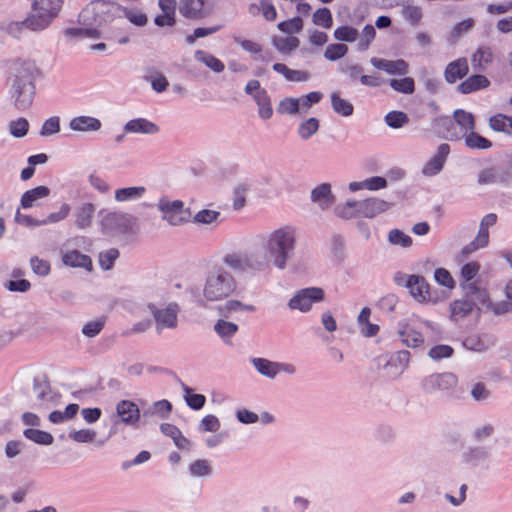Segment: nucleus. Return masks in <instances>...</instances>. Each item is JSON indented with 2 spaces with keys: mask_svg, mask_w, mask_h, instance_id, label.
Wrapping results in <instances>:
<instances>
[{
  "mask_svg": "<svg viewBox=\"0 0 512 512\" xmlns=\"http://www.w3.org/2000/svg\"><path fill=\"white\" fill-rule=\"evenodd\" d=\"M274 47L283 54H290L293 50L297 49L300 41L297 37H274L272 39Z\"/></svg>",
  "mask_w": 512,
  "mask_h": 512,
  "instance_id": "41",
  "label": "nucleus"
},
{
  "mask_svg": "<svg viewBox=\"0 0 512 512\" xmlns=\"http://www.w3.org/2000/svg\"><path fill=\"white\" fill-rule=\"evenodd\" d=\"M462 291L465 297L470 299L472 302H477L474 306L477 316H480L486 311L491 299L485 288H481L477 284H465L463 285Z\"/></svg>",
  "mask_w": 512,
  "mask_h": 512,
  "instance_id": "12",
  "label": "nucleus"
},
{
  "mask_svg": "<svg viewBox=\"0 0 512 512\" xmlns=\"http://www.w3.org/2000/svg\"><path fill=\"white\" fill-rule=\"evenodd\" d=\"M348 53V46L342 43L329 44L324 52V57L329 61H337Z\"/></svg>",
  "mask_w": 512,
  "mask_h": 512,
  "instance_id": "52",
  "label": "nucleus"
},
{
  "mask_svg": "<svg viewBox=\"0 0 512 512\" xmlns=\"http://www.w3.org/2000/svg\"><path fill=\"white\" fill-rule=\"evenodd\" d=\"M157 208L163 213L162 219L172 226L188 222L191 216L190 209H184V203L181 200L170 201L163 197L159 199Z\"/></svg>",
  "mask_w": 512,
  "mask_h": 512,
  "instance_id": "7",
  "label": "nucleus"
},
{
  "mask_svg": "<svg viewBox=\"0 0 512 512\" xmlns=\"http://www.w3.org/2000/svg\"><path fill=\"white\" fill-rule=\"evenodd\" d=\"M455 122L461 127L463 136L475 129V118L472 113L463 109L454 111Z\"/></svg>",
  "mask_w": 512,
  "mask_h": 512,
  "instance_id": "39",
  "label": "nucleus"
},
{
  "mask_svg": "<svg viewBox=\"0 0 512 512\" xmlns=\"http://www.w3.org/2000/svg\"><path fill=\"white\" fill-rule=\"evenodd\" d=\"M118 257L119 251L116 248L102 251L99 253V265L103 270L108 271L113 268L114 262Z\"/></svg>",
  "mask_w": 512,
  "mask_h": 512,
  "instance_id": "57",
  "label": "nucleus"
},
{
  "mask_svg": "<svg viewBox=\"0 0 512 512\" xmlns=\"http://www.w3.org/2000/svg\"><path fill=\"white\" fill-rule=\"evenodd\" d=\"M330 99L331 106L335 113L343 117H349L353 114L354 107L352 103L346 99L341 98L338 92H333L330 96Z\"/></svg>",
  "mask_w": 512,
  "mask_h": 512,
  "instance_id": "37",
  "label": "nucleus"
},
{
  "mask_svg": "<svg viewBox=\"0 0 512 512\" xmlns=\"http://www.w3.org/2000/svg\"><path fill=\"white\" fill-rule=\"evenodd\" d=\"M495 433V427L488 423V424H484L482 426H478L476 428H474V430L472 431V439L473 441L475 442H483L489 438H491Z\"/></svg>",
  "mask_w": 512,
  "mask_h": 512,
  "instance_id": "60",
  "label": "nucleus"
},
{
  "mask_svg": "<svg viewBox=\"0 0 512 512\" xmlns=\"http://www.w3.org/2000/svg\"><path fill=\"white\" fill-rule=\"evenodd\" d=\"M490 458V448L486 446L468 447L463 453V461L472 467H477L487 463Z\"/></svg>",
  "mask_w": 512,
  "mask_h": 512,
  "instance_id": "18",
  "label": "nucleus"
},
{
  "mask_svg": "<svg viewBox=\"0 0 512 512\" xmlns=\"http://www.w3.org/2000/svg\"><path fill=\"white\" fill-rule=\"evenodd\" d=\"M311 200L317 203L321 209H326L334 203V196L331 192V186L328 183H322L311 191Z\"/></svg>",
  "mask_w": 512,
  "mask_h": 512,
  "instance_id": "23",
  "label": "nucleus"
},
{
  "mask_svg": "<svg viewBox=\"0 0 512 512\" xmlns=\"http://www.w3.org/2000/svg\"><path fill=\"white\" fill-rule=\"evenodd\" d=\"M147 308L153 315L158 334H161L164 329H175L177 327L180 307L176 302L169 303L165 308H159L156 304L149 303Z\"/></svg>",
  "mask_w": 512,
  "mask_h": 512,
  "instance_id": "6",
  "label": "nucleus"
},
{
  "mask_svg": "<svg viewBox=\"0 0 512 512\" xmlns=\"http://www.w3.org/2000/svg\"><path fill=\"white\" fill-rule=\"evenodd\" d=\"M102 232L109 236L127 234L132 229L134 218L129 214L117 211H99Z\"/></svg>",
  "mask_w": 512,
  "mask_h": 512,
  "instance_id": "5",
  "label": "nucleus"
},
{
  "mask_svg": "<svg viewBox=\"0 0 512 512\" xmlns=\"http://www.w3.org/2000/svg\"><path fill=\"white\" fill-rule=\"evenodd\" d=\"M493 61V52L488 46L479 47L472 55V67L475 71H484Z\"/></svg>",
  "mask_w": 512,
  "mask_h": 512,
  "instance_id": "28",
  "label": "nucleus"
},
{
  "mask_svg": "<svg viewBox=\"0 0 512 512\" xmlns=\"http://www.w3.org/2000/svg\"><path fill=\"white\" fill-rule=\"evenodd\" d=\"M181 387L185 393L186 404L193 410H200L206 403V397L203 394H195L192 389L181 382Z\"/></svg>",
  "mask_w": 512,
  "mask_h": 512,
  "instance_id": "43",
  "label": "nucleus"
},
{
  "mask_svg": "<svg viewBox=\"0 0 512 512\" xmlns=\"http://www.w3.org/2000/svg\"><path fill=\"white\" fill-rule=\"evenodd\" d=\"M10 134L15 138H22L27 135L29 130V122L25 118L12 120L8 125Z\"/></svg>",
  "mask_w": 512,
  "mask_h": 512,
  "instance_id": "53",
  "label": "nucleus"
},
{
  "mask_svg": "<svg viewBox=\"0 0 512 512\" xmlns=\"http://www.w3.org/2000/svg\"><path fill=\"white\" fill-rule=\"evenodd\" d=\"M454 353V349L450 345L440 344L433 346L428 356L434 361H440L445 358H450Z\"/></svg>",
  "mask_w": 512,
  "mask_h": 512,
  "instance_id": "58",
  "label": "nucleus"
},
{
  "mask_svg": "<svg viewBox=\"0 0 512 512\" xmlns=\"http://www.w3.org/2000/svg\"><path fill=\"white\" fill-rule=\"evenodd\" d=\"M490 85L488 78L481 74H475L468 77L465 81L457 86L458 92L462 94H470L481 89H485Z\"/></svg>",
  "mask_w": 512,
  "mask_h": 512,
  "instance_id": "22",
  "label": "nucleus"
},
{
  "mask_svg": "<svg viewBox=\"0 0 512 512\" xmlns=\"http://www.w3.org/2000/svg\"><path fill=\"white\" fill-rule=\"evenodd\" d=\"M63 5V0H32L31 6L34 12H44V15L54 20Z\"/></svg>",
  "mask_w": 512,
  "mask_h": 512,
  "instance_id": "25",
  "label": "nucleus"
},
{
  "mask_svg": "<svg viewBox=\"0 0 512 512\" xmlns=\"http://www.w3.org/2000/svg\"><path fill=\"white\" fill-rule=\"evenodd\" d=\"M358 30L351 26H340L334 30V38L338 41L352 43L358 38Z\"/></svg>",
  "mask_w": 512,
  "mask_h": 512,
  "instance_id": "54",
  "label": "nucleus"
},
{
  "mask_svg": "<svg viewBox=\"0 0 512 512\" xmlns=\"http://www.w3.org/2000/svg\"><path fill=\"white\" fill-rule=\"evenodd\" d=\"M214 330L225 342H228L238 331V325L219 319L214 325Z\"/></svg>",
  "mask_w": 512,
  "mask_h": 512,
  "instance_id": "45",
  "label": "nucleus"
},
{
  "mask_svg": "<svg viewBox=\"0 0 512 512\" xmlns=\"http://www.w3.org/2000/svg\"><path fill=\"white\" fill-rule=\"evenodd\" d=\"M469 72L468 61L466 58H459L450 62L444 71L446 82L453 84L458 79L464 78Z\"/></svg>",
  "mask_w": 512,
  "mask_h": 512,
  "instance_id": "20",
  "label": "nucleus"
},
{
  "mask_svg": "<svg viewBox=\"0 0 512 512\" xmlns=\"http://www.w3.org/2000/svg\"><path fill=\"white\" fill-rule=\"evenodd\" d=\"M6 88L9 99L15 109H29L36 94L37 68L34 63L21 59H13L7 63Z\"/></svg>",
  "mask_w": 512,
  "mask_h": 512,
  "instance_id": "2",
  "label": "nucleus"
},
{
  "mask_svg": "<svg viewBox=\"0 0 512 512\" xmlns=\"http://www.w3.org/2000/svg\"><path fill=\"white\" fill-rule=\"evenodd\" d=\"M194 57L197 61L203 63L215 73H221L225 69V65L221 60L203 50L195 51Z\"/></svg>",
  "mask_w": 512,
  "mask_h": 512,
  "instance_id": "34",
  "label": "nucleus"
},
{
  "mask_svg": "<svg viewBox=\"0 0 512 512\" xmlns=\"http://www.w3.org/2000/svg\"><path fill=\"white\" fill-rule=\"evenodd\" d=\"M410 352L407 350H400L384 365V370L392 369L393 366L398 365L403 370L408 366L410 360Z\"/></svg>",
  "mask_w": 512,
  "mask_h": 512,
  "instance_id": "56",
  "label": "nucleus"
},
{
  "mask_svg": "<svg viewBox=\"0 0 512 512\" xmlns=\"http://www.w3.org/2000/svg\"><path fill=\"white\" fill-rule=\"evenodd\" d=\"M479 185L501 184L508 185L512 183L511 169H498L495 166L486 167L479 171L477 175Z\"/></svg>",
  "mask_w": 512,
  "mask_h": 512,
  "instance_id": "10",
  "label": "nucleus"
},
{
  "mask_svg": "<svg viewBox=\"0 0 512 512\" xmlns=\"http://www.w3.org/2000/svg\"><path fill=\"white\" fill-rule=\"evenodd\" d=\"M220 212L210 209H203L197 212L193 217V222L197 224L210 225L218 221Z\"/></svg>",
  "mask_w": 512,
  "mask_h": 512,
  "instance_id": "55",
  "label": "nucleus"
},
{
  "mask_svg": "<svg viewBox=\"0 0 512 512\" xmlns=\"http://www.w3.org/2000/svg\"><path fill=\"white\" fill-rule=\"evenodd\" d=\"M24 436L39 445H51L54 441L53 436L46 431L27 428L23 432Z\"/></svg>",
  "mask_w": 512,
  "mask_h": 512,
  "instance_id": "44",
  "label": "nucleus"
},
{
  "mask_svg": "<svg viewBox=\"0 0 512 512\" xmlns=\"http://www.w3.org/2000/svg\"><path fill=\"white\" fill-rule=\"evenodd\" d=\"M116 413L121 418V422L126 425L136 427L141 414L136 403L130 400H121L116 405Z\"/></svg>",
  "mask_w": 512,
  "mask_h": 512,
  "instance_id": "14",
  "label": "nucleus"
},
{
  "mask_svg": "<svg viewBox=\"0 0 512 512\" xmlns=\"http://www.w3.org/2000/svg\"><path fill=\"white\" fill-rule=\"evenodd\" d=\"M319 129L318 119L311 117L302 122L298 127V135L303 139L307 140L314 135Z\"/></svg>",
  "mask_w": 512,
  "mask_h": 512,
  "instance_id": "51",
  "label": "nucleus"
},
{
  "mask_svg": "<svg viewBox=\"0 0 512 512\" xmlns=\"http://www.w3.org/2000/svg\"><path fill=\"white\" fill-rule=\"evenodd\" d=\"M125 133L132 134H144V135H155L159 133V126L146 119V118H135L129 120L123 127Z\"/></svg>",
  "mask_w": 512,
  "mask_h": 512,
  "instance_id": "17",
  "label": "nucleus"
},
{
  "mask_svg": "<svg viewBox=\"0 0 512 512\" xmlns=\"http://www.w3.org/2000/svg\"><path fill=\"white\" fill-rule=\"evenodd\" d=\"M450 154V146L442 143L438 146L436 154L423 166L422 173L425 176L432 177L439 174Z\"/></svg>",
  "mask_w": 512,
  "mask_h": 512,
  "instance_id": "13",
  "label": "nucleus"
},
{
  "mask_svg": "<svg viewBox=\"0 0 512 512\" xmlns=\"http://www.w3.org/2000/svg\"><path fill=\"white\" fill-rule=\"evenodd\" d=\"M384 121L390 128L399 129L409 123V117L402 111L393 110L385 115Z\"/></svg>",
  "mask_w": 512,
  "mask_h": 512,
  "instance_id": "46",
  "label": "nucleus"
},
{
  "mask_svg": "<svg viewBox=\"0 0 512 512\" xmlns=\"http://www.w3.org/2000/svg\"><path fill=\"white\" fill-rule=\"evenodd\" d=\"M390 87L399 93L412 94L415 90V82L411 77H405L402 79H390Z\"/></svg>",
  "mask_w": 512,
  "mask_h": 512,
  "instance_id": "48",
  "label": "nucleus"
},
{
  "mask_svg": "<svg viewBox=\"0 0 512 512\" xmlns=\"http://www.w3.org/2000/svg\"><path fill=\"white\" fill-rule=\"evenodd\" d=\"M376 35L375 28L368 24L363 28V31L361 33L359 42H358V50L359 51H365L369 48L371 42L374 40Z\"/></svg>",
  "mask_w": 512,
  "mask_h": 512,
  "instance_id": "62",
  "label": "nucleus"
},
{
  "mask_svg": "<svg viewBox=\"0 0 512 512\" xmlns=\"http://www.w3.org/2000/svg\"><path fill=\"white\" fill-rule=\"evenodd\" d=\"M509 117L504 114H496L489 119V127L496 131L502 133H509Z\"/></svg>",
  "mask_w": 512,
  "mask_h": 512,
  "instance_id": "59",
  "label": "nucleus"
},
{
  "mask_svg": "<svg viewBox=\"0 0 512 512\" xmlns=\"http://www.w3.org/2000/svg\"><path fill=\"white\" fill-rule=\"evenodd\" d=\"M104 326H105L104 318H100V319H97L94 321H89L82 327V333L86 337L93 338V337L97 336L103 330Z\"/></svg>",
  "mask_w": 512,
  "mask_h": 512,
  "instance_id": "63",
  "label": "nucleus"
},
{
  "mask_svg": "<svg viewBox=\"0 0 512 512\" xmlns=\"http://www.w3.org/2000/svg\"><path fill=\"white\" fill-rule=\"evenodd\" d=\"M254 100L258 106L259 116L264 120L270 119L273 115V109L267 91L258 92L257 95H254Z\"/></svg>",
  "mask_w": 512,
  "mask_h": 512,
  "instance_id": "40",
  "label": "nucleus"
},
{
  "mask_svg": "<svg viewBox=\"0 0 512 512\" xmlns=\"http://www.w3.org/2000/svg\"><path fill=\"white\" fill-rule=\"evenodd\" d=\"M27 30L40 32L52 23V19L44 15V12H35L24 19Z\"/></svg>",
  "mask_w": 512,
  "mask_h": 512,
  "instance_id": "31",
  "label": "nucleus"
},
{
  "mask_svg": "<svg viewBox=\"0 0 512 512\" xmlns=\"http://www.w3.org/2000/svg\"><path fill=\"white\" fill-rule=\"evenodd\" d=\"M95 213V206L92 203H83L75 211V225L79 229H86L91 226Z\"/></svg>",
  "mask_w": 512,
  "mask_h": 512,
  "instance_id": "27",
  "label": "nucleus"
},
{
  "mask_svg": "<svg viewBox=\"0 0 512 512\" xmlns=\"http://www.w3.org/2000/svg\"><path fill=\"white\" fill-rule=\"evenodd\" d=\"M464 137L465 145L472 150H488L492 147V142L480 135L479 133L472 130Z\"/></svg>",
  "mask_w": 512,
  "mask_h": 512,
  "instance_id": "35",
  "label": "nucleus"
},
{
  "mask_svg": "<svg viewBox=\"0 0 512 512\" xmlns=\"http://www.w3.org/2000/svg\"><path fill=\"white\" fill-rule=\"evenodd\" d=\"M296 244L295 228L285 225L264 239L263 249L226 253L223 263L238 274L255 275L268 270L270 266L285 270L295 256Z\"/></svg>",
  "mask_w": 512,
  "mask_h": 512,
  "instance_id": "1",
  "label": "nucleus"
},
{
  "mask_svg": "<svg viewBox=\"0 0 512 512\" xmlns=\"http://www.w3.org/2000/svg\"><path fill=\"white\" fill-rule=\"evenodd\" d=\"M454 127V122L449 116H438L432 121V129L443 137L450 140L458 139L456 134L450 133L451 128Z\"/></svg>",
  "mask_w": 512,
  "mask_h": 512,
  "instance_id": "32",
  "label": "nucleus"
},
{
  "mask_svg": "<svg viewBox=\"0 0 512 512\" xmlns=\"http://www.w3.org/2000/svg\"><path fill=\"white\" fill-rule=\"evenodd\" d=\"M359 201L347 200L344 205H339L335 208V213L342 219H352L358 214Z\"/></svg>",
  "mask_w": 512,
  "mask_h": 512,
  "instance_id": "49",
  "label": "nucleus"
},
{
  "mask_svg": "<svg viewBox=\"0 0 512 512\" xmlns=\"http://www.w3.org/2000/svg\"><path fill=\"white\" fill-rule=\"evenodd\" d=\"M188 471L190 476L196 478L210 477L213 474V468L210 462L206 459H197L193 461L189 465Z\"/></svg>",
  "mask_w": 512,
  "mask_h": 512,
  "instance_id": "38",
  "label": "nucleus"
},
{
  "mask_svg": "<svg viewBox=\"0 0 512 512\" xmlns=\"http://www.w3.org/2000/svg\"><path fill=\"white\" fill-rule=\"evenodd\" d=\"M457 376L451 372L433 373L424 377L420 383L421 389L426 394L448 392L456 387Z\"/></svg>",
  "mask_w": 512,
  "mask_h": 512,
  "instance_id": "8",
  "label": "nucleus"
},
{
  "mask_svg": "<svg viewBox=\"0 0 512 512\" xmlns=\"http://www.w3.org/2000/svg\"><path fill=\"white\" fill-rule=\"evenodd\" d=\"M399 337L403 344L411 348L420 347L424 343L423 335L409 325H405V327L399 331Z\"/></svg>",
  "mask_w": 512,
  "mask_h": 512,
  "instance_id": "30",
  "label": "nucleus"
},
{
  "mask_svg": "<svg viewBox=\"0 0 512 512\" xmlns=\"http://www.w3.org/2000/svg\"><path fill=\"white\" fill-rule=\"evenodd\" d=\"M413 282L408 290L410 295L419 303L435 302L430 292V285L421 275H412Z\"/></svg>",
  "mask_w": 512,
  "mask_h": 512,
  "instance_id": "15",
  "label": "nucleus"
},
{
  "mask_svg": "<svg viewBox=\"0 0 512 512\" xmlns=\"http://www.w3.org/2000/svg\"><path fill=\"white\" fill-rule=\"evenodd\" d=\"M324 300V290L320 287L303 288L289 300L288 306L292 310L308 312L314 303Z\"/></svg>",
  "mask_w": 512,
  "mask_h": 512,
  "instance_id": "9",
  "label": "nucleus"
},
{
  "mask_svg": "<svg viewBox=\"0 0 512 512\" xmlns=\"http://www.w3.org/2000/svg\"><path fill=\"white\" fill-rule=\"evenodd\" d=\"M252 364L259 374L267 378L274 379L277 376L278 362L265 358H253Z\"/></svg>",
  "mask_w": 512,
  "mask_h": 512,
  "instance_id": "36",
  "label": "nucleus"
},
{
  "mask_svg": "<svg viewBox=\"0 0 512 512\" xmlns=\"http://www.w3.org/2000/svg\"><path fill=\"white\" fill-rule=\"evenodd\" d=\"M477 302H472L470 299L463 295L462 299H458L453 301L450 304L451 308V317L455 321L461 320L467 317L474 311V306Z\"/></svg>",
  "mask_w": 512,
  "mask_h": 512,
  "instance_id": "26",
  "label": "nucleus"
},
{
  "mask_svg": "<svg viewBox=\"0 0 512 512\" xmlns=\"http://www.w3.org/2000/svg\"><path fill=\"white\" fill-rule=\"evenodd\" d=\"M388 240L393 245L407 248L412 245V239L399 229H392L388 234Z\"/></svg>",
  "mask_w": 512,
  "mask_h": 512,
  "instance_id": "61",
  "label": "nucleus"
},
{
  "mask_svg": "<svg viewBox=\"0 0 512 512\" xmlns=\"http://www.w3.org/2000/svg\"><path fill=\"white\" fill-rule=\"evenodd\" d=\"M223 262L213 265L207 272L203 297L206 301H221L231 296L237 289V281Z\"/></svg>",
  "mask_w": 512,
  "mask_h": 512,
  "instance_id": "4",
  "label": "nucleus"
},
{
  "mask_svg": "<svg viewBox=\"0 0 512 512\" xmlns=\"http://www.w3.org/2000/svg\"><path fill=\"white\" fill-rule=\"evenodd\" d=\"M485 312H492L495 316H500V315L512 312V302L502 300V301L493 303L490 300Z\"/></svg>",
  "mask_w": 512,
  "mask_h": 512,
  "instance_id": "64",
  "label": "nucleus"
},
{
  "mask_svg": "<svg viewBox=\"0 0 512 512\" xmlns=\"http://www.w3.org/2000/svg\"><path fill=\"white\" fill-rule=\"evenodd\" d=\"M312 21L317 26L330 29L333 25L331 11L326 7L317 9L313 14Z\"/></svg>",
  "mask_w": 512,
  "mask_h": 512,
  "instance_id": "50",
  "label": "nucleus"
},
{
  "mask_svg": "<svg viewBox=\"0 0 512 512\" xmlns=\"http://www.w3.org/2000/svg\"><path fill=\"white\" fill-rule=\"evenodd\" d=\"M370 63L373 67L391 75H406L408 73V63L403 59L386 60L372 57Z\"/></svg>",
  "mask_w": 512,
  "mask_h": 512,
  "instance_id": "16",
  "label": "nucleus"
},
{
  "mask_svg": "<svg viewBox=\"0 0 512 512\" xmlns=\"http://www.w3.org/2000/svg\"><path fill=\"white\" fill-rule=\"evenodd\" d=\"M146 193L144 186L123 187L115 190V201L128 202L141 199Z\"/></svg>",
  "mask_w": 512,
  "mask_h": 512,
  "instance_id": "29",
  "label": "nucleus"
},
{
  "mask_svg": "<svg viewBox=\"0 0 512 512\" xmlns=\"http://www.w3.org/2000/svg\"><path fill=\"white\" fill-rule=\"evenodd\" d=\"M69 128L78 132L98 131L101 128V121L91 116H78L70 120Z\"/></svg>",
  "mask_w": 512,
  "mask_h": 512,
  "instance_id": "24",
  "label": "nucleus"
},
{
  "mask_svg": "<svg viewBox=\"0 0 512 512\" xmlns=\"http://www.w3.org/2000/svg\"><path fill=\"white\" fill-rule=\"evenodd\" d=\"M479 270L480 264L477 262H469L464 264L461 268L460 287L463 289V285L465 284H477L476 282H472V280L476 277Z\"/></svg>",
  "mask_w": 512,
  "mask_h": 512,
  "instance_id": "47",
  "label": "nucleus"
},
{
  "mask_svg": "<svg viewBox=\"0 0 512 512\" xmlns=\"http://www.w3.org/2000/svg\"><path fill=\"white\" fill-rule=\"evenodd\" d=\"M112 17H125L133 25L143 27L148 22V17L140 10L133 8L129 9L123 7L115 2L106 0H97L92 2L89 6L83 9L79 15L80 21L83 24H90V19L93 18L95 22L109 21Z\"/></svg>",
  "mask_w": 512,
  "mask_h": 512,
  "instance_id": "3",
  "label": "nucleus"
},
{
  "mask_svg": "<svg viewBox=\"0 0 512 512\" xmlns=\"http://www.w3.org/2000/svg\"><path fill=\"white\" fill-rule=\"evenodd\" d=\"M490 345L487 336L470 335L463 340V346L467 350L476 352L486 351Z\"/></svg>",
  "mask_w": 512,
  "mask_h": 512,
  "instance_id": "42",
  "label": "nucleus"
},
{
  "mask_svg": "<svg viewBox=\"0 0 512 512\" xmlns=\"http://www.w3.org/2000/svg\"><path fill=\"white\" fill-rule=\"evenodd\" d=\"M62 261L66 266L83 268L87 271H91L93 268L90 256L83 254L78 250L66 252L62 257Z\"/></svg>",
  "mask_w": 512,
  "mask_h": 512,
  "instance_id": "21",
  "label": "nucleus"
},
{
  "mask_svg": "<svg viewBox=\"0 0 512 512\" xmlns=\"http://www.w3.org/2000/svg\"><path fill=\"white\" fill-rule=\"evenodd\" d=\"M392 207V203L377 197H370L359 201L358 214L365 218H375L378 215L388 211Z\"/></svg>",
  "mask_w": 512,
  "mask_h": 512,
  "instance_id": "11",
  "label": "nucleus"
},
{
  "mask_svg": "<svg viewBox=\"0 0 512 512\" xmlns=\"http://www.w3.org/2000/svg\"><path fill=\"white\" fill-rule=\"evenodd\" d=\"M204 0H180L179 12L189 20H201L206 16Z\"/></svg>",
  "mask_w": 512,
  "mask_h": 512,
  "instance_id": "19",
  "label": "nucleus"
},
{
  "mask_svg": "<svg viewBox=\"0 0 512 512\" xmlns=\"http://www.w3.org/2000/svg\"><path fill=\"white\" fill-rule=\"evenodd\" d=\"M49 194L50 189L47 186H38L27 190L21 197V206L24 209L31 208L38 199L45 198Z\"/></svg>",
  "mask_w": 512,
  "mask_h": 512,
  "instance_id": "33",
  "label": "nucleus"
}]
</instances>
